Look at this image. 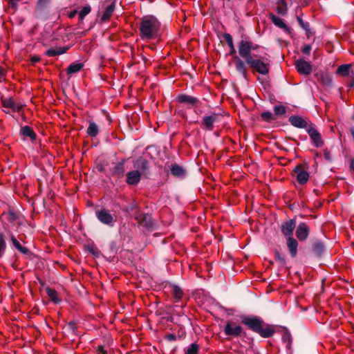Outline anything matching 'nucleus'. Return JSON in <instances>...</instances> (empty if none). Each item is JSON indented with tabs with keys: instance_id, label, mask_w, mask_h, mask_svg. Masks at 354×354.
<instances>
[{
	"instance_id": "nucleus-1",
	"label": "nucleus",
	"mask_w": 354,
	"mask_h": 354,
	"mask_svg": "<svg viewBox=\"0 0 354 354\" xmlns=\"http://www.w3.org/2000/svg\"><path fill=\"white\" fill-rule=\"evenodd\" d=\"M161 24L152 15L144 17L140 21L139 30L142 39H156L160 35Z\"/></svg>"
},
{
	"instance_id": "nucleus-2",
	"label": "nucleus",
	"mask_w": 354,
	"mask_h": 354,
	"mask_svg": "<svg viewBox=\"0 0 354 354\" xmlns=\"http://www.w3.org/2000/svg\"><path fill=\"white\" fill-rule=\"evenodd\" d=\"M241 322L250 330L264 338L272 337L275 332L272 326L266 324L261 318L257 317L243 316L241 318Z\"/></svg>"
},
{
	"instance_id": "nucleus-3",
	"label": "nucleus",
	"mask_w": 354,
	"mask_h": 354,
	"mask_svg": "<svg viewBox=\"0 0 354 354\" xmlns=\"http://www.w3.org/2000/svg\"><path fill=\"white\" fill-rule=\"evenodd\" d=\"M115 2L113 0H104L100 3L98 15L103 22L108 21L115 10Z\"/></svg>"
},
{
	"instance_id": "nucleus-4",
	"label": "nucleus",
	"mask_w": 354,
	"mask_h": 354,
	"mask_svg": "<svg viewBox=\"0 0 354 354\" xmlns=\"http://www.w3.org/2000/svg\"><path fill=\"white\" fill-rule=\"evenodd\" d=\"M239 53L240 56L245 59L247 62V59L250 57H253L251 55V51L257 48V45H254L251 41L247 40H241L239 44Z\"/></svg>"
},
{
	"instance_id": "nucleus-5",
	"label": "nucleus",
	"mask_w": 354,
	"mask_h": 354,
	"mask_svg": "<svg viewBox=\"0 0 354 354\" xmlns=\"http://www.w3.org/2000/svg\"><path fill=\"white\" fill-rule=\"evenodd\" d=\"M248 66L262 75H266L269 73L268 64L263 62L261 59L250 57L246 62Z\"/></svg>"
},
{
	"instance_id": "nucleus-6",
	"label": "nucleus",
	"mask_w": 354,
	"mask_h": 354,
	"mask_svg": "<svg viewBox=\"0 0 354 354\" xmlns=\"http://www.w3.org/2000/svg\"><path fill=\"white\" fill-rule=\"evenodd\" d=\"M96 216L101 223L110 227H113L116 221V217L105 209L97 211Z\"/></svg>"
},
{
	"instance_id": "nucleus-7",
	"label": "nucleus",
	"mask_w": 354,
	"mask_h": 354,
	"mask_svg": "<svg viewBox=\"0 0 354 354\" xmlns=\"http://www.w3.org/2000/svg\"><path fill=\"white\" fill-rule=\"evenodd\" d=\"M221 115L218 113H212L209 115H205L201 124V127L206 130L212 131L214 124L220 121Z\"/></svg>"
},
{
	"instance_id": "nucleus-8",
	"label": "nucleus",
	"mask_w": 354,
	"mask_h": 354,
	"mask_svg": "<svg viewBox=\"0 0 354 354\" xmlns=\"http://www.w3.org/2000/svg\"><path fill=\"white\" fill-rule=\"evenodd\" d=\"M1 104L3 108L6 109H10L14 112H19L24 105L20 103H17L12 98H1Z\"/></svg>"
},
{
	"instance_id": "nucleus-9",
	"label": "nucleus",
	"mask_w": 354,
	"mask_h": 354,
	"mask_svg": "<svg viewBox=\"0 0 354 354\" xmlns=\"http://www.w3.org/2000/svg\"><path fill=\"white\" fill-rule=\"evenodd\" d=\"M307 132L313 142V144L316 147H321L323 145V140L322 139L321 134L318 132V131L313 127H308L307 129Z\"/></svg>"
},
{
	"instance_id": "nucleus-10",
	"label": "nucleus",
	"mask_w": 354,
	"mask_h": 354,
	"mask_svg": "<svg viewBox=\"0 0 354 354\" xmlns=\"http://www.w3.org/2000/svg\"><path fill=\"white\" fill-rule=\"evenodd\" d=\"M243 328L241 326L228 322L224 328V332L227 335L239 336L242 333Z\"/></svg>"
},
{
	"instance_id": "nucleus-11",
	"label": "nucleus",
	"mask_w": 354,
	"mask_h": 354,
	"mask_svg": "<svg viewBox=\"0 0 354 354\" xmlns=\"http://www.w3.org/2000/svg\"><path fill=\"white\" fill-rule=\"evenodd\" d=\"M295 66L297 71L302 75H309L312 72V66L307 61L300 59L296 61Z\"/></svg>"
},
{
	"instance_id": "nucleus-12",
	"label": "nucleus",
	"mask_w": 354,
	"mask_h": 354,
	"mask_svg": "<svg viewBox=\"0 0 354 354\" xmlns=\"http://www.w3.org/2000/svg\"><path fill=\"white\" fill-rule=\"evenodd\" d=\"M309 231L308 225L305 223H301L297 227L296 236L301 241H305L309 235Z\"/></svg>"
},
{
	"instance_id": "nucleus-13",
	"label": "nucleus",
	"mask_w": 354,
	"mask_h": 354,
	"mask_svg": "<svg viewBox=\"0 0 354 354\" xmlns=\"http://www.w3.org/2000/svg\"><path fill=\"white\" fill-rule=\"evenodd\" d=\"M294 171L297 174V180L300 184H305L308 180L309 174L301 165H297Z\"/></svg>"
},
{
	"instance_id": "nucleus-14",
	"label": "nucleus",
	"mask_w": 354,
	"mask_h": 354,
	"mask_svg": "<svg viewBox=\"0 0 354 354\" xmlns=\"http://www.w3.org/2000/svg\"><path fill=\"white\" fill-rule=\"evenodd\" d=\"M295 221L292 219L288 220L281 225V232L287 237L292 236L294 229L295 228Z\"/></svg>"
},
{
	"instance_id": "nucleus-15",
	"label": "nucleus",
	"mask_w": 354,
	"mask_h": 354,
	"mask_svg": "<svg viewBox=\"0 0 354 354\" xmlns=\"http://www.w3.org/2000/svg\"><path fill=\"white\" fill-rule=\"evenodd\" d=\"M141 174L138 170H133L127 174V183L130 185H136L140 180Z\"/></svg>"
},
{
	"instance_id": "nucleus-16",
	"label": "nucleus",
	"mask_w": 354,
	"mask_h": 354,
	"mask_svg": "<svg viewBox=\"0 0 354 354\" xmlns=\"http://www.w3.org/2000/svg\"><path fill=\"white\" fill-rule=\"evenodd\" d=\"M270 18L272 22L277 27L283 29L286 32L290 33L291 29L289 28L280 17L273 15H270Z\"/></svg>"
},
{
	"instance_id": "nucleus-17",
	"label": "nucleus",
	"mask_w": 354,
	"mask_h": 354,
	"mask_svg": "<svg viewBox=\"0 0 354 354\" xmlns=\"http://www.w3.org/2000/svg\"><path fill=\"white\" fill-rule=\"evenodd\" d=\"M20 133L24 140H26L27 138H29L32 142L36 140V133L33 131L32 129L28 126L22 127Z\"/></svg>"
},
{
	"instance_id": "nucleus-18",
	"label": "nucleus",
	"mask_w": 354,
	"mask_h": 354,
	"mask_svg": "<svg viewBox=\"0 0 354 354\" xmlns=\"http://www.w3.org/2000/svg\"><path fill=\"white\" fill-rule=\"evenodd\" d=\"M287 246L292 257H295L297 254L298 243L292 236L287 239Z\"/></svg>"
},
{
	"instance_id": "nucleus-19",
	"label": "nucleus",
	"mask_w": 354,
	"mask_h": 354,
	"mask_svg": "<svg viewBox=\"0 0 354 354\" xmlns=\"http://www.w3.org/2000/svg\"><path fill=\"white\" fill-rule=\"evenodd\" d=\"M8 235L10 238V241L13 245V246L21 253L26 254L28 253L29 250L26 247H24L19 241L17 239L15 235L12 232H9Z\"/></svg>"
},
{
	"instance_id": "nucleus-20",
	"label": "nucleus",
	"mask_w": 354,
	"mask_h": 354,
	"mask_svg": "<svg viewBox=\"0 0 354 354\" xmlns=\"http://www.w3.org/2000/svg\"><path fill=\"white\" fill-rule=\"evenodd\" d=\"M177 99L179 102L189 105H195L198 101L195 97L183 94L178 95Z\"/></svg>"
},
{
	"instance_id": "nucleus-21",
	"label": "nucleus",
	"mask_w": 354,
	"mask_h": 354,
	"mask_svg": "<svg viewBox=\"0 0 354 354\" xmlns=\"http://www.w3.org/2000/svg\"><path fill=\"white\" fill-rule=\"evenodd\" d=\"M289 121L292 125L298 128H304L307 125V122L300 116H291Z\"/></svg>"
},
{
	"instance_id": "nucleus-22",
	"label": "nucleus",
	"mask_w": 354,
	"mask_h": 354,
	"mask_svg": "<svg viewBox=\"0 0 354 354\" xmlns=\"http://www.w3.org/2000/svg\"><path fill=\"white\" fill-rule=\"evenodd\" d=\"M84 67V64L82 63H72L67 68V73L68 75H73L79 72Z\"/></svg>"
},
{
	"instance_id": "nucleus-23",
	"label": "nucleus",
	"mask_w": 354,
	"mask_h": 354,
	"mask_svg": "<svg viewBox=\"0 0 354 354\" xmlns=\"http://www.w3.org/2000/svg\"><path fill=\"white\" fill-rule=\"evenodd\" d=\"M171 293L175 299L176 302L179 301L183 296V292L181 288L176 285L171 286Z\"/></svg>"
},
{
	"instance_id": "nucleus-24",
	"label": "nucleus",
	"mask_w": 354,
	"mask_h": 354,
	"mask_svg": "<svg viewBox=\"0 0 354 354\" xmlns=\"http://www.w3.org/2000/svg\"><path fill=\"white\" fill-rule=\"evenodd\" d=\"M171 173L173 176L176 177H183L185 176V169L178 165H174L171 168Z\"/></svg>"
},
{
	"instance_id": "nucleus-25",
	"label": "nucleus",
	"mask_w": 354,
	"mask_h": 354,
	"mask_svg": "<svg viewBox=\"0 0 354 354\" xmlns=\"http://www.w3.org/2000/svg\"><path fill=\"white\" fill-rule=\"evenodd\" d=\"M235 67L236 71L241 74L244 77H246V68L244 62L239 58H237L235 62Z\"/></svg>"
},
{
	"instance_id": "nucleus-26",
	"label": "nucleus",
	"mask_w": 354,
	"mask_h": 354,
	"mask_svg": "<svg viewBox=\"0 0 354 354\" xmlns=\"http://www.w3.org/2000/svg\"><path fill=\"white\" fill-rule=\"evenodd\" d=\"M98 132L99 129L97 125L93 122H90L86 130L87 134L91 137H95L98 134Z\"/></svg>"
},
{
	"instance_id": "nucleus-27",
	"label": "nucleus",
	"mask_w": 354,
	"mask_h": 354,
	"mask_svg": "<svg viewBox=\"0 0 354 354\" xmlns=\"http://www.w3.org/2000/svg\"><path fill=\"white\" fill-rule=\"evenodd\" d=\"M46 291L48 296L49 297V298L50 299V300L52 301H53L55 304H58L60 302L61 300L59 298L56 290L48 288H46Z\"/></svg>"
},
{
	"instance_id": "nucleus-28",
	"label": "nucleus",
	"mask_w": 354,
	"mask_h": 354,
	"mask_svg": "<svg viewBox=\"0 0 354 354\" xmlns=\"http://www.w3.org/2000/svg\"><path fill=\"white\" fill-rule=\"evenodd\" d=\"M223 38H224V39L225 40V41L227 42V45L230 47V53L231 55L235 54L236 53V50H235V48H234V46L233 39H232V37L231 36V35H230L228 33H225V34L223 35Z\"/></svg>"
},
{
	"instance_id": "nucleus-29",
	"label": "nucleus",
	"mask_w": 354,
	"mask_h": 354,
	"mask_svg": "<svg viewBox=\"0 0 354 354\" xmlns=\"http://www.w3.org/2000/svg\"><path fill=\"white\" fill-rule=\"evenodd\" d=\"M351 66L348 64H343L337 68V73L343 77H346L349 75Z\"/></svg>"
},
{
	"instance_id": "nucleus-30",
	"label": "nucleus",
	"mask_w": 354,
	"mask_h": 354,
	"mask_svg": "<svg viewBox=\"0 0 354 354\" xmlns=\"http://www.w3.org/2000/svg\"><path fill=\"white\" fill-rule=\"evenodd\" d=\"M124 171L123 163L116 164L112 169V174L117 176H121Z\"/></svg>"
},
{
	"instance_id": "nucleus-31",
	"label": "nucleus",
	"mask_w": 354,
	"mask_h": 354,
	"mask_svg": "<svg viewBox=\"0 0 354 354\" xmlns=\"http://www.w3.org/2000/svg\"><path fill=\"white\" fill-rule=\"evenodd\" d=\"M6 218L9 222L14 223L19 219V214L14 211H9L6 214Z\"/></svg>"
},
{
	"instance_id": "nucleus-32",
	"label": "nucleus",
	"mask_w": 354,
	"mask_h": 354,
	"mask_svg": "<svg viewBox=\"0 0 354 354\" xmlns=\"http://www.w3.org/2000/svg\"><path fill=\"white\" fill-rule=\"evenodd\" d=\"M65 52H66V50L62 48H50L46 51V55H48L49 57H54V56H56L58 55H62V54L64 53Z\"/></svg>"
},
{
	"instance_id": "nucleus-33",
	"label": "nucleus",
	"mask_w": 354,
	"mask_h": 354,
	"mask_svg": "<svg viewBox=\"0 0 354 354\" xmlns=\"http://www.w3.org/2000/svg\"><path fill=\"white\" fill-rule=\"evenodd\" d=\"M297 21H298V23L300 25V26L304 30H306L307 36L309 37L310 35L311 34L309 23L304 21L303 19L300 17H297Z\"/></svg>"
},
{
	"instance_id": "nucleus-34",
	"label": "nucleus",
	"mask_w": 354,
	"mask_h": 354,
	"mask_svg": "<svg viewBox=\"0 0 354 354\" xmlns=\"http://www.w3.org/2000/svg\"><path fill=\"white\" fill-rule=\"evenodd\" d=\"M6 249V243L3 233H0V257L2 256Z\"/></svg>"
},
{
	"instance_id": "nucleus-35",
	"label": "nucleus",
	"mask_w": 354,
	"mask_h": 354,
	"mask_svg": "<svg viewBox=\"0 0 354 354\" xmlns=\"http://www.w3.org/2000/svg\"><path fill=\"white\" fill-rule=\"evenodd\" d=\"M198 346L196 343L192 344L186 350L185 354H198Z\"/></svg>"
},
{
	"instance_id": "nucleus-36",
	"label": "nucleus",
	"mask_w": 354,
	"mask_h": 354,
	"mask_svg": "<svg viewBox=\"0 0 354 354\" xmlns=\"http://www.w3.org/2000/svg\"><path fill=\"white\" fill-rule=\"evenodd\" d=\"M324 250V246L321 242H316L313 245V251L317 254H322Z\"/></svg>"
},
{
	"instance_id": "nucleus-37",
	"label": "nucleus",
	"mask_w": 354,
	"mask_h": 354,
	"mask_svg": "<svg viewBox=\"0 0 354 354\" xmlns=\"http://www.w3.org/2000/svg\"><path fill=\"white\" fill-rule=\"evenodd\" d=\"M283 342L286 344V347L289 348L291 344V335L288 332H284L282 335Z\"/></svg>"
},
{
	"instance_id": "nucleus-38",
	"label": "nucleus",
	"mask_w": 354,
	"mask_h": 354,
	"mask_svg": "<svg viewBox=\"0 0 354 354\" xmlns=\"http://www.w3.org/2000/svg\"><path fill=\"white\" fill-rule=\"evenodd\" d=\"M274 111L277 115H283L286 113V109L283 105H277L274 107Z\"/></svg>"
},
{
	"instance_id": "nucleus-39",
	"label": "nucleus",
	"mask_w": 354,
	"mask_h": 354,
	"mask_svg": "<svg viewBox=\"0 0 354 354\" xmlns=\"http://www.w3.org/2000/svg\"><path fill=\"white\" fill-rule=\"evenodd\" d=\"M91 12L90 6H84L80 12V17L83 19L85 16H86Z\"/></svg>"
},
{
	"instance_id": "nucleus-40",
	"label": "nucleus",
	"mask_w": 354,
	"mask_h": 354,
	"mask_svg": "<svg viewBox=\"0 0 354 354\" xmlns=\"http://www.w3.org/2000/svg\"><path fill=\"white\" fill-rule=\"evenodd\" d=\"M277 11L279 14H280L281 15H284L286 14L287 7H286V4L284 1H283V3L281 6H277Z\"/></svg>"
},
{
	"instance_id": "nucleus-41",
	"label": "nucleus",
	"mask_w": 354,
	"mask_h": 354,
	"mask_svg": "<svg viewBox=\"0 0 354 354\" xmlns=\"http://www.w3.org/2000/svg\"><path fill=\"white\" fill-rule=\"evenodd\" d=\"M261 116L265 120H270L273 119L272 113L269 111L263 112Z\"/></svg>"
},
{
	"instance_id": "nucleus-42",
	"label": "nucleus",
	"mask_w": 354,
	"mask_h": 354,
	"mask_svg": "<svg viewBox=\"0 0 354 354\" xmlns=\"http://www.w3.org/2000/svg\"><path fill=\"white\" fill-rule=\"evenodd\" d=\"M6 79V71L3 68L0 66V82H2Z\"/></svg>"
},
{
	"instance_id": "nucleus-43",
	"label": "nucleus",
	"mask_w": 354,
	"mask_h": 354,
	"mask_svg": "<svg viewBox=\"0 0 354 354\" xmlns=\"http://www.w3.org/2000/svg\"><path fill=\"white\" fill-rule=\"evenodd\" d=\"M310 50H311V46L308 45V44L305 45L301 49L302 53L307 54V55H308L310 53Z\"/></svg>"
},
{
	"instance_id": "nucleus-44",
	"label": "nucleus",
	"mask_w": 354,
	"mask_h": 354,
	"mask_svg": "<svg viewBox=\"0 0 354 354\" xmlns=\"http://www.w3.org/2000/svg\"><path fill=\"white\" fill-rule=\"evenodd\" d=\"M324 158L328 160V161H331V156H330V153L328 150L327 149H325L324 151Z\"/></svg>"
},
{
	"instance_id": "nucleus-45",
	"label": "nucleus",
	"mask_w": 354,
	"mask_h": 354,
	"mask_svg": "<svg viewBox=\"0 0 354 354\" xmlns=\"http://www.w3.org/2000/svg\"><path fill=\"white\" fill-rule=\"evenodd\" d=\"M97 354H107V352L102 346H99L97 348Z\"/></svg>"
},
{
	"instance_id": "nucleus-46",
	"label": "nucleus",
	"mask_w": 354,
	"mask_h": 354,
	"mask_svg": "<svg viewBox=\"0 0 354 354\" xmlns=\"http://www.w3.org/2000/svg\"><path fill=\"white\" fill-rule=\"evenodd\" d=\"M137 162H140V164H141V165H142V168L143 169H145L146 168V166H147V162H146L145 160H143V159H140V160H137Z\"/></svg>"
},
{
	"instance_id": "nucleus-47",
	"label": "nucleus",
	"mask_w": 354,
	"mask_h": 354,
	"mask_svg": "<svg viewBox=\"0 0 354 354\" xmlns=\"http://www.w3.org/2000/svg\"><path fill=\"white\" fill-rule=\"evenodd\" d=\"M39 61V57L37 56H33L31 57V62L32 63H36Z\"/></svg>"
},
{
	"instance_id": "nucleus-48",
	"label": "nucleus",
	"mask_w": 354,
	"mask_h": 354,
	"mask_svg": "<svg viewBox=\"0 0 354 354\" xmlns=\"http://www.w3.org/2000/svg\"><path fill=\"white\" fill-rule=\"evenodd\" d=\"M350 167L351 170L354 171V158L351 160Z\"/></svg>"
},
{
	"instance_id": "nucleus-49",
	"label": "nucleus",
	"mask_w": 354,
	"mask_h": 354,
	"mask_svg": "<svg viewBox=\"0 0 354 354\" xmlns=\"http://www.w3.org/2000/svg\"><path fill=\"white\" fill-rule=\"evenodd\" d=\"M168 339L169 340H174L176 339V337L174 335H168Z\"/></svg>"
},
{
	"instance_id": "nucleus-50",
	"label": "nucleus",
	"mask_w": 354,
	"mask_h": 354,
	"mask_svg": "<svg viewBox=\"0 0 354 354\" xmlns=\"http://www.w3.org/2000/svg\"><path fill=\"white\" fill-rule=\"evenodd\" d=\"M10 3L12 7H15L16 6V2L15 1V0H10Z\"/></svg>"
},
{
	"instance_id": "nucleus-51",
	"label": "nucleus",
	"mask_w": 354,
	"mask_h": 354,
	"mask_svg": "<svg viewBox=\"0 0 354 354\" xmlns=\"http://www.w3.org/2000/svg\"><path fill=\"white\" fill-rule=\"evenodd\" d=\"M4 111H5L6 113H10V111H8V110H4Z\"/></svg>"
}]
</instances>
